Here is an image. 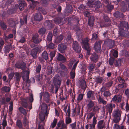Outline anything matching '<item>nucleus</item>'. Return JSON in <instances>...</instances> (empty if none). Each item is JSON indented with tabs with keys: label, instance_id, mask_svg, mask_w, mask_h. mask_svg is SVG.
Masks as SVG:
<instances>
[{
	"label": "nucleus",
	"instance_id": "36",
	"mask_svg": "<svg viewBox=\"0 0 129 129\" xmlns=\"http://www.w3.org/2000/svg\"><path fill=\"white\" fill-rule=\"evenodd\" d=\"M19 112L23 115H26L27 113L26 110L23 108L22 107H20L18 109Z\"/></svg>",
	"mask_w": 129,
	"mask_h": 129
},
{
	"label": "nucleus",
	"instance_id": "6",
	"mask_svg": "<svg viewBox=\"0 0 129 129\" xmlns=\"http://www.w3.org/2000/svg\"><path fill=\"white\" fill-rule=\"evenodd\" d=\"M122 96L120 95H115L112 98L111 102L114 103H119L121 101Z\"/></svg>",
	"mask_w": 129,
	"mask_h": 129
},
{
	"label": "nucleus",
	"instance_id": "61",
	"mask_svg": "<svg viewBox=\"0 0 129 129\" xmlns=\"http://www.w3.org/2000/svg\"><path fill=\"white\" fill-rule=\"evenodd\" d=\"M94 114L92 112L89 113L87 115V118L89 120L91 119L92 117L94 116Z\"/></svg>",
	"mask_w": 129,
	"mask_h": 129
},
{
	"label": "nucleus",
	"instance_id": "19",
	"mask_svg": "<svg viewBox=\"0 0 129 129\" xmlns=\"http://www.w3.org/2000/svg\"><path fill=\"white\" fill-rule=\"evenodd\" d=\"M56 59L58 61H66V59L64 56L60 53H59L57 55Z\"/></svg>",
	"mask_w": 129,
	"mask_h": 129
},
{
	"label": "nucleus",
	"instance_id": "32",
	"mask_svg": "<svg viewBox=\"0 0 129 129\" xmlns=\"http://www.w3.org/2000/svg\"><path fill=\"white\" fill-rule=\"evenodd\" d=\"M63 18L60 17H56L55 18L54 20V22L58 24L61 23L63 20Z\"/></svg>",
	"mask_w": 129,
	"mask_h": 129
},
{
	"label": "nucleus",
	"instance_id": "59",
	"mask_svg": "<svg viewBox=\"0 0 129 129\" xmlns=\"http://www.w3.org/2000/svg\"><path fill=\"white\" fill-rule=\"evenodd\" d=\"M81 69L82 73L84 74H86V71L87 70L86 67L85 65H83Z\"/></svg>",
	"mask_w": 129,
	"mask_h": 129
},
{
	"label": "nucleus",
	"instance_id": "13",
	"mask_svg": "<svg viewBox=\"0 0 129 129\" xmlns=\"http://www.w3.org/2000/svg\"><path fill=\"white\" fill-rule=\"evenodd\" d=\"M94 92L91 90H89L87 94V98L88 99L91 98L92 100L95 99V97L94 96Z\"/></svg>",
	"mask_w": 129,
	"mask_h": 129
},
{
	"label": "nucleus",
	"instance_id": "54",
	"mask_svg": "<svg viewBox=\"0 0 129 129\" xmlns=\"http://www.w3.org/2000/svg\"><path fill=\"white\" fill-rule=\"evenodd\" d=\"M115 45V43L113 40H111L109 42L108 44V46L111 48L113 47Z\"/></svg>",
	"mask_w": 129,
	"mask_h": 129
},
{
	"label": "nucleus",
	"instance_id": "31",
	"mask_svg": "<svg viewBox=\"0 0 129 129\" xmlns=\"http://www.w3.org/2000/svg\"><path fill=\"white\" fill-rule=\"evenodd\" d=\"M16 125L19 129H21L23 127V124L21 120L18 119L16 121Z\"/></svg>",
	"mask_w": 129,
	"mask_h": 129
},
{
	"label": "nucleus",
	"instance_id": "9",
	"mask_svg": "<svg viewBox=\"0 0 129 129\" xmlns=\"http://www.w3.org/2000/svg\"><path fill=\"white\" fill-rule=\"evenodd\" d=\"M115 104H112V103L108 104L106 106V110L110 114L112 112L113 108H115Z\"/></svg>",
	"mask_w": 129,
	"mask_h": 129
},
{
	"label": "nucleus",
	"instance_id": "33",
	"mask_svg": "<svg viewBox=\"0 0 129 129\" xmlns=\"http://www.w3.org/2000/svg\"><path fill=\"white\" fill-rule=\"evenodd\" d=\"M56 54L55 50H53L50 52L49 55L51 58L50 61H52L53 59V58L55 56Z\"/></svg>",
	"mask_w": 129,
	"mask_h": 129
},
{
	"label": "nucleus",
	"instance_id": "63",
	"mask_svg": "<svg viewBox=\"0 0 129 129\" xmlns=\"http://www.w3.org/2000/svg\"><path fill=\"white\" fill-rule=\"evenodd\" d=\"M118 80L120 83L122 84H124L125 82V80L124 79L122 78L120 76L118 77Z\"/></svg>",
	"mask_w": 129,
	"mask_h": 129
},
{
	"label": "nucleus",
	"instance_id": "53",
	"mask_svg": "<svg viewBox=\"0 0 129 129\" xmlns=\"http://www.w3.org/2000/svg\"><path fill=\"white\" fill-rule=\"evenodd\" d=\"M41 65L40 64H39L36 66V72L37 73H39L41 70Z\"/></svg>",
	"mask_w": 129,
	"mask_h": 129
},
{
	"label": "nucleus",
	"instance_id": "16",
	"mask_svg": "<svg viewBox=\"0 0 129 129\" xmlns=\"http://www.w3.org/2000/svg\"><path fill=\"white\" fill-rule=\"evenodd\" d=\"M66 47L67 46L65 45L60 44L58 45V49L61 53H63Z\"/></svg>",
	"mask_w": 129,
	"mask_h": 129
},
{
	"label": "nucleus",
	"instance_id": "22",
	"mask_svg": "<svg viewBox=\"0 0 129 129\" xmlns=\"http://www.w3.org/2000/svg\"><path fill=\"white\" fill-rule=\"evenodd\" d=\"M69 72L68 70H67L61 71L60 72V74L61 77H68L69 76L68 73Z\"/></svg>",
	"mask_w": 129,
	"mask_h": 129
},
{
	"label": "nucleus",
	"instance_id": "17",
	"mask_svg": "<svg viewBox=\"0 0 129 129\" xmlns=\"http://www.w3.org/2000/svg\"><path fill=\"white\" fill-rule=\"evenodd\" d=\"M19 5L18 7L20 10H23L24 7L25 6H26V4L25 1H20L19 2Z\"/></svg>",
	"mask_w": 129,
	"mask_h": 129
},
{
	"label": "nucleus",
	"instance_id": "28",
	"mask_svg": "<svg viewBox=\"0 0 129 129\" xmlns=\"http://www.w3.org/2000/svg\"><path fill=\"white\" fill-rule=\"evenodd\" d=\"M89 103L87 105V107L88 109H89L92 108L94 106V103L91 100H88Z\"/></svg>",
	"mask_w": 129,
	"mask_h": 129
},
{
	"label": "nucleus",
	"instance_id": "35",
	"mask_svg": "<svg viewBox=\"0 0 129 129\" xmlns=\"http://www.w3.org/2000/svg\"><path fill=\"white\" fill-rule=\"evenodd\" d=\"M78 28H77V32L76 33V37L77 38H78V39H81L82 37V36L81 35V33L80 32V29L79 27H77Z\"/></svg>",
	"mask_w": 129,
	"mask_h": 129
},
{
	"label": "nucleus",
	"instance_id": "20",
	"mask_svg": "<svg viewBox=\"0 0 129 129\" xmlns=\"http://www.w3.org/2000/svg\"><path fill=\"white\" fill-rule=\"evenodd\" d=\"M63 38V36L61 35L56 38L54 41V43H60Z\"/></svg>",
	"mask_w": 129,
	"mask_h": 129
},
{
	"label": "nucleus",
	"instance_id": "44",
	"mask_svg": "<svg viewBox=\"0 0 129 129\" xmlns=\"http://www.w3.org/2000/svg\"><path fill=\"white\" fill-rule=\"evenodd\" d=\"M39 118L41 122L44 123V121L45 119L44 114L42 113L40 114L39 115Z\"/></svg>",
	"mask_w": 129,
	"mask_h": 129
},
{
	"label": "nucleus",
	"instance_id": "12",
	"mask_svg": "<svg viewBox=\"0 0 129 129\" xmlns=\"http://www.w3.org/2000/svg\"><path fill=\"white\" fill-rule=\"evenodd\" d=\"M90 58L92 62L96 63L98 59V56L96 53H94L92 54Z\"/></svg>",
	"mask_w": 129,
	"mask_h": 129
},
{
	"label": "nucleus",
	"instance_id": "26",
	"mask_svg": "<svg viewBox=\"0 0 129 129\" xmlns=\"http://www.w3.org/2000/svg\"><path fill=\"white\" fill-rule=\"evenodd\" d=\"M1 90L5 92L8 93L10 91L11 88L8 86H4L2 87Z\"/></svg>",
	"mask_w": 129,
	"mask_h": 129
},
{
	"label": "nucleus",
	"instance_id": "56",
	"mask_svg": "<svg viewBox=\"0 0 129 129\" xmlns=\"http://www.w3.org/2000/svg\"><path fill=\"white\" fill-rule=\"evenodd\" d=\"M106 7L108 10L109 12H111L114 8L113 5L109 4L107 5Z\"/></svg>",
	"mask_w": 129,
	"mask_h": 129
},
{
	"label": "nucleus",
	"instance_id": "2",
	"mask_svg": "<svg viewBox=\"0 0 129 129\" xmlns=\"http://www.w3.org/2000/svg\"><path fill=\"white\" fill-rule=\"evenodd\" d=\"M14 66L15 68L21 69L23 71L25 70L27 68L26 64L23 61H19L16 62Z\"/></svg>",
	"mask_w": 129,
	"mask_h": 129
},
{
	"label": "nucleus",
	"instance_id": "34",
	"mask_svg": "<svg viewBox=\"0 0 129 129\" xmlns=\"http://www.w3.org/2000/svg\"><path fill=\"white\" fill-rule=\"evenodd\" d=\"M53 37V35L52 33L49 32L47 36V40L48 42H50L52 41V38Z\"/></svg>",
	"mask_w": 129,
	"mask_h": 129
},
{
	"label": "nucleus",
	"instance_id": "5",
	"mask_svg": "<svg viewBox=\"0 0 129 129\" xmlns=\"http://www.w3.org/2000/svg\"><path fill=\"white\" fill-rule=\"evenodd\" d=\"M102 42V41L100 40L96 41L95 43L94 46V48L96 52L97 53H100L102 51L101 48V45Z\"/></svg>",
	"mask_w": 129,
	"mask_h": 129
},
{
	"label": "nucleus",
	"instance_id": "24",
	"mask_svg": "<svg viewBox=\"0 0 129 129\" xmlns=\"http://www.w3.org/2000/svg\"><path fill=\"white\" fill-rule=\"evenodd\" d=\"M103 120H100L98 122L97 126L98 129H103V128H104V126L103 125Z\"/></svg>",
	"mask_w": 129,
	"mask_h": 129
},
{
	"label": "nucleus",
	"instance_id": "23",
	"mask_svg": "<svg viewBox=\"0 0 129 129\" xmlns=\"http://www.w3.org/2000/svg\"><path fill=\"white\" fill-rule=\"evenodd\" d=\"M42 57L43 59L47 60L48 59V54L46 51H45L42 53Z\"/></svg>",
	"mask_w": 129,
	"mask_h": 129
},
{
	"label": "nucleus",
	"instance_id": "18",
	"mask_svg": "<svg viewBox=\"0 0 129 129\" xmlns=\"http://www.w3.org/2000/svg\"><path fill=\"white\" fill-rule=\"evenodd\" d=\"M121 5L122 4L123 6L121 9V11L122 12H125L127 10V5H128L127 4L126 2H124V1H122L121 3Z\"/></svg>",
	"mask_w": 129,
	"mask_h": 129
},
{
	"label": "nucleus",
	"instance_id": "37",
	"mask_svg": "<svg viewBox=\"0 0 129 129\" xmlns=\"http://www.w3.org/2000/svg\"><path fill=\"white\" fill-rule=\"evenodd\" d=\"M22 106L24 108L27 109L28 108V104L27 103V100L23 99L21 103Z\"/></svg>",
	"mask_w": 129,
	"mask_h": 129
},
{
	"label": "nucleus",
	"instance_id": "8",
	"mask_svg": "<svg viewBox=\"0 0 129 129\" xmlns=\"http://www.w3.org/2000/svg\"><path fill=\"white\" fill-rule=\"evenodd\" d=\"M32 39L34 43L38 44L42 41V39L39 37V35L37 33L35 34L33 36Z\"/></svg>",
	"mask_w": 129,
	"mask_h": 129
},
{
	"label": "nucleus",
	"instance_id": "51",
	"mask_svg": "<svg viewBox=\"0 0 129 129\" xmlns=\"http://www.w3.org/2000/svg\"><path fill=\"white\" fill-rule=\"evenodd\" d=\"M72 122V120L71 118L70 117V116H68V117L66 118L65 119L66 124L67 125L71 123Z\"/></svg>",
	"mask_w": 129,
	"mask_h": 129
},
{
	"label": "nucleus",
	"instance_id": "15",
	"mask_svg": "<svg viewBox=\"0 0 129 129\" xmlns=\"http://www.w3.org/2000/svg\"><path fill=\"white\" fill-rule=\"evenodd\" d=\"M34 19L35 20L39 21L43 19V17L40 13L35 14L34 15Z\"/></svg>",
	"mask_w": 129,
	"mask_h": 129
},
{
	"label": "nucleus",
	"instance_id": "62",
	"mask_svg": "<svg viewBox=\"0 0 129 129\" xmlns=\"http://www.w3.org/2000/svg\"><path fill=\"white\" fill-rule=\"evenodd\" d=\"M114 59L113 58L111 57L109 58V64L111 66L113 65Z\"/></svg>",
	"mask_w": 129,
	"mask_h": 129
},
{
	"label": "nucleus",
	"instance_id": "7",
	"mask_svg": "<svg viewBox=\"0 0 129 129\" xmlns=\"http://www.w3.org/2000/svg\"><path fill=\"white\" fill-rule=\"evenodd\" d=\"M39 50V48L38 47H36L31 51L30 54L34 59L37 58V54Z\"/></svg>",
	"mask_w": 129,
	"mask_h": 129
},
{
	"label": "nucleus",
	"instance_id": "3",
	"mask_svg": "<svg viewBox=\"0 0 129 129\" xmlns=\"http://www.w3.org/2000/svg\"><path fill=\"white\" fill-rule=\"evenodd\" d=\"M100 92H101L102 94L103 92V95L104 97L107 98L110 97L111 95V93L109 89H107L106 87L103 86L100 89Z\"/></svg>",
	"mask_w": 129,
	"mask_h": 129
},
{
	"label": "nucleus",
	"instance_id": "43",
	"mask_svg": "<svg viewBox=\"0 0 129 129\" xmlns=\"http://www.w3.org/2000/svg\"><path fill=\"white\" fill-rule=\"evenodd\" d=\"M95 67V64H90L88 67L87 68L89 70V71L91 72L94 70V69Z\"/></svg>",
	"mask_w": 129,
	"mask_h": 129
},
{
	"label": "nucleus",
	"instance_id": "48",
	"mask_svg": "<svg viewBox=\"0 0 129 129\" xmlns=\"http://www.w3.org/2000/svg\"><path fill=\"white\" fill-rule=\"evenodd\" d=\"M55 45L52 43H50L47 46V48L51 49H53L55 48Z\"/></svg>",
	"mask_w": 129,
	"mask_h": 129
},
{
	"label": "nucleus",
	"instance_id": "50",
	"mask_svg": "<svg viewBox=\"0 0 129 129\" xmlns=\"http://www.w3.org/2000/svg\"><path fill=\"white\" fill-rule=\"evenodd\" d=\"M0 26L3 30H6L7 28V26L4 22H1L0 24Z\"/></svg>",
	"mask_w": 129,
	"mask_h": 129
},
{
	"label": "nucleus",
	"instance_id": "45",
	"mask_svg": "<svg viewBox=\"0 0 129 129\" xmlns=\"http://www.w3.org/2000/svg\"><path fill=\"white\" fill-rule=\"evenodd\" d=\"M122 62L120 59H117L116 61L115 65L116 67H119L121 66Z\"/></svg>",
	"mask_w": 129,
	"mask_h": 129
},
{
	"label": "nucleus",
	"instance_id": "64",
	"mask_svg": "<svg viewBox=\"0 0 129 129\" xmlns=\"http://www.w3.org/2000/svg\"><path fill=\"white\" fill-rule=\"evenodd\" d=\"M60 66L61 69L64 70H67H67H68L66 66L63 64H60Z\"/></svg>",
	"mask_w": 129,
	"mask_h": 129
},
{
	"label": "nucleus",
	"instance_id": "30",
	"mask_svg": "<svg viewBox=\"0 0 129 129\" xmlns=\"http://www.w3.org/2000/svg\"><path fill=\"white\" fill-rule=\"evenodd\" d=\"M113 116L114 117L120 118L121 113L120 111L119 110H116L114 112Z\"/></svg>",
	"mask_w": 129,
	"mask_h": 129
},
{
	"label": "nucleus",
	"instance_id": "10",
	"mask_svg": "<svg viewBox=\"0 0 129 129\" xmlns=\"http://www.w3.org/2000/svg\"><path fill=\"white\" fill-rule=\"evenodd\" d=\"M125 28H120V30L119 32V35L122 37H126L129 36V31L124 29Z\"/></svg>",
	"mask_w": 129,
	"mask_h": 129
},
{
	"label": "nucleus",
	"instance_id": "40",
	"mask_svg": "<svg viewBox=\"0 0 129 129\" xmlns=\"http://www.w3.org/2000/svg\"><path fill=\"white\" fill-rule=\"evenodd\" d=\"M94 20L93 18H90L88 20V24L91 27L93 26L94 23Z\"/></svg>",
	"mask_w": 129,
	"mask_h": 129
},
{
	"label": "nucleus",
	"instance_id": "21",
	"mask_svg": "<svg viewBox=\"0 0 129 129\" xmlns=\"http://www.w3.org/2000/svg\"><path fill=\"white\" fill-rule=\"evenodd\" d=\"M114 15L117 18H123L124 17V15L123 13L118 11L115 12L114 13Z\"/></svg>",
	"mask_w": 129,
	"mask_h": 129
},
{
	"label": "nucleus",
	"instance_id": "1",
	"mask_svg": "<svg viewBox=\"0 0 129 129\" xmlns=\"http://www.w3.org/2000/svg\"><path fill=\"white\" fill-rule=\"evenodd\" d=\"M88 42L89 40L88 38H86L83 39L82 41V47L87 51V55H89L91 54L90 52L91 49Z\"/></svg>",
	"mask_w": 129,
	"mask_h": 129
},
{
	"label": "nucleus",
	"instance_id": "25",
	"mask_svg": "<svg viewBox=\"0 0 129 129\" xmlns=\"http://www.w3.org/2000/svg\"><path fill=\"white\" fill-rule=\"evenodd\" d=\"M113 81L112 80H111L108 82H106L105 84V87L107 88V89H109L113 85Z\"/></svg>",
	"mask_w": 129,
	"mask_h": 129
},
{
	"label": "nucleus",
	"instance_id": "39",
	"mask_svg": "<svg viewBox=\"0 0 129 129\" xmlns=\"http://www.w3.org/2000/svg\"><path fill=\"white\" fill-rule=\"evenodd\" d=\"M15 77L16 79V82L17 83H19L21 77L20 74L18 72L16 73Z\"/></svg>",
	"mask_w": 129,
	"mask_h": 129
},
{
	"label": "nucleus",
	"instance_id": "14",
	"mask_svg": "<svg viewBox=\"0 0 129 129\" xmlns=\"http://www.w3.org/2000/svg\"><path fill=\"white\" fill-rule=\"evenodd\" d=\"M43 98L44 101L47 103L49 102L50 99V96L48 92H45L43 95Z\"/></svg>",
	"mask_w": 129,
	"mask_h": 129
},
{
	"label": "nucleus",
	"instance_id": "4",
	"mask_svg": "<svg viewBox=\"0 0 129 129\" xmlns=\"http://www.w3.org/2000/svg\"><path fill=\"white\" fill-rule=\"evenodd\" d=\"M72 46L73 49L77 53H79L80 52L81 46L77 41H73Z\"/></svg>",
	"mask_w": 129,
	"mask_h": 129
},
{
	"label": "nucleus",
	"instance_id": "41",
	"mask_svg": "<svg viewBox=\"0 0 129 129\" xmlns=\"http://www.w3.org/2000/svg\"><path fill=\"white\" fill-rule=\"evenodd\" d=\"M103 78L100 76H98L95 78V82L97 84H101L103 81Z\"/></svg>",
	"mask_w": 129,
	"mask_h": 129
},
{
	"label": "nucleus",
	"instance_id": "46",
	"mask_svg": "<svg viewBox=\"0 0 129 129\" xmlns=\"http://www.w3.org/2000/svg\"><path fill=\"white\" fill-rule=\"evenodd\" d=\"M27 17L25 16L23 17V19H20V22L21 25H23L27 23Z\"/></svg>",
	"mask_w": 129,
	"mask_h": 129
},
{
	"label": "nucleus",
	"instance_id": "47",
	"mask_svg": "<svg viewBox=\"0 0 129 129\" xmlns=\"http://www.w3.org/2000/svg\"><path fill=\"white\" fill-rule=\"evenodd\" d=\"M8 23L11 26L15 24V22L12 18H10L8 21Z\"/></svg>",
	"mask_w": 129,
	"mask_h": 129
},
{
	"label": "nucleus",
	"instance_id": "42",
	"mask_svg": "<svg viewBox=\"0 0 129 129\" xmlns=\"http://www.w3.org/2000/svg\"><path fill=\"white\" fill-rule=\"evenodd\" d=\"M57 122V119L54 118L53 122L51 123L50 127L52 128H54L56 126Z\"/></svg>",
	"mask_w": 129,
	"mask_h": 129
},
{
	"label": "nucleus",
	"instance_id": "57",
	"mask_svg": "<svg viewBox=\"0 0 129 129\" xmlns=\"http://www.w3.org/2000/svg\"><path fill=\"white\" fill-rule=\"evenodd\" d=\"M98 38L97 35L96 33H94L92 34L91 40H97Z\"/></svg>",
	"mask_w": 129,
	"mask_h": 129
},
{
	"label": "nucleus",
	"instance_id": "49",
	"mask_svg": "<svg viewBox=\"0 0 129 129\" xmlns=\"http://www.w3.org/2000/svg\"><path fill=\"white\" fill-rule=\"evenodd\" d=\"M98 99V101L102 103L103 104L105 105L106 104V101H105L102 98L100 95L99 96Z\"/></svg>",
	"mask_w": 129,
	"mask_h": 129
},
{
	"label": "nucleus",
	"instance_id": "52",
	"mask_svg": "<svg viewBox=\"0 0 129 129\" xmlns=\"http://www.w3.org/2000/svg\"><path fill=\"white\" fill-rule=\"evenodd\" d=\"M70 77L72 79H74L75 76V70H72L70 73Z\"/></svg>",
	"mask_w": 129,
	"mask_h": 129
},
{
	"label": "nucleus",
	"instance_id": "38",
	"mask_svg": "<svg viewBox=\"0 0 129 129\" xmlns=\"http://www.w3.org/2000/svg\"><path fill=\"white\" fill-rule=\"evenodd\" d=\"M46 31V29L44 27H43L40 29L38 32L39 34L43 35L45 34Z\"/></svg>",
	"mask_w": 129,
	"mask_h": 129
},
{
	"label": "nucleus",
	"instance_id": "55",
	"mask_svg": "<svg viewBox=\"0 0 129 129\" xmlns=\"http://www.w3.org/2000/svg\"><path fill=\"white\" fill-rule=\"evenodd\" d=\"M14 73L11 72L9 74L8 77L9 81V83L10 82L11 80L12 79L13 77L14 76Z\"/></svg>",
	"mask_w": 129,
	"mask_h": 129
},
{
	"label": "nucleus",
	"instance_id": "11",
	"mask_svg": "<svg viewBox=\"0 0 129 129\" xmlns=\"http://www.w3.org/2000/svg\"><path fill=\"white\" fill-rule=\"evenodd\" d=\"M41 109L42 111L45 113V115L47 116L48 114L49 111L47 110V106L45 103H42L41 105Z\"/></svg>",
	"mask_w": 129,
	"mask_h": 129
},
{
	"label": "nucleus",
	"instance_id": "29",
	"mask_svg": "<svg viewBox=\"0 0 129 129\" xmlns=\"http://www.w3.org/2000/svg\"><path fill=\"white\" fill-rule=\"evenodd\" d=\"M53 82L55 86L58 85L60 86L61 84V81L59 78H55L54 79Z\"/></svg>",
	"mask_w": 129,
	"mask_h": 129
},
{
	"label": "nucleus",
	"instance_id": "60",
	"mask_svg": "<svg viewBox=\"0 0 129 129\" xmlns=\"http://www.w3.org/2000/svg\"><path fill=\"white\" fill-rule=\"evenodd\" d=\"M83 96L84 94H79L77 98V101L79 102L83 98Z\"/></svg>",
	"mask_w": 129,
	"mask_h": 129
},
{
	"label": "nucleus",
	"instance_id": "27",
	"mask_svg": "<svg viewBox=\"0 0 129 129\" xmlns=\"http://www.w3.org/2000/svg\"><path fill=\"white\" fill-rule=\"evenodd\" d=\"M12 47L11 44H9L6 45L4 47V52L5 53H9L10 50L11 48Z\"/></svg>",
	"mask_w": 129,
	"mask_h": 129
},
{
	"label": "nucleus",
	"instance_id": "58",
	"mask_svg": "<svg viewBox=\"0 0 129 129\" xmlns=\"http://www.w3.org/2000/svg\"><path fill=\"white\" fill-rule=\"evenodd\" d=\"M10 106L9 107V112H12L13 110V102L11 101L9 103Z\"/></svg>",
	"mask_w": 129,
	"mask_h": 129
}]
</instances>
